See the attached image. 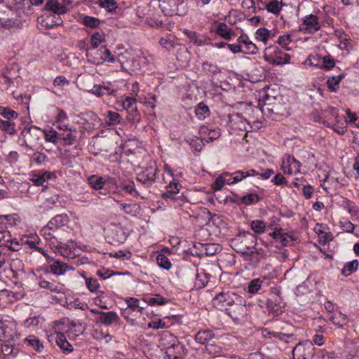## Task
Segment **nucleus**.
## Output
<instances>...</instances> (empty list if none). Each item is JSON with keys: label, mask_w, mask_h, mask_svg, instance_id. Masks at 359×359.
I'll return each instance as SVG.
<instances>
[{"label": "nucleus", "mask_w": 359, "mask_h": 359, "mask_svg": "<svg viewBox=\"0 0 359 359\" xmlns=\"http://www.w3.org/2000/svg\"><path fill=\"white\" fill-rule=\"evenodd\" d=\"M231 247L243 257L251 250H255L257 236L250 232L239 233L231 241Z\"/></svg>", "instance_id": "f257e3e1"}, {"label": "nucleus", "mask_w": 359, "mask_h": 359, "mask_svg": "<svg viewBox=\"0 0 359 359\" xmlns=\"http://www.w3.org/2000/svg\"><path fill=\"white\" fill-rule=\"evenodd\" d=\"M69 222L67 214L57 215L53 217L41 230V233L46 239L59 238L60 232Z\"/></svg>", "instance_id": "f03ea898"}, {"label": "nucleus", "mask_w": 359, "mask_h": 359, "mask_svg": "<svg viewBox=\"0 0 359 359\" xmlns=\"http://www.w3.org/2000/svg\"><path fill=\"white\" fill-rule=\"evenodd\" d=\"M264 59L271 65H283L290 62V55L276 46H270L264 51Z\"/></svg>", "instance_id": "7ed1b4c3"}, {"label": "nucleus", "mask_w": 359, "mask_h": 359, "mask_svg": "<svg viewBox=\"0 0 359 359\" xmlns=\"http://www.w3.org/2000/svg\"><path fill=\"white\" fill-rule=\"evenodd\" d=\"M285 304L281 297V289L280 287L271 288L269 297L266 301V308L269 312L274 316H278L283 312Z\"/></svg>", "instance_id": "20e7f679"}, {"label": "nucleus", "mask_w": 359, "mask_h": 359, "mask_svg": "<svg viewBox=\"0 0 359 359\" xmlns=\"http://www.w3.org/2000/svg\"><path fill=\"white\" fill-rule=\"evenodd\" d=\"M226 313L235 323H239L246 316L245 300L238 296L235 302L226 309Z\"/></svg>", "instance_id": "39448f33"}, {"label": "nucleus", "mask_w": 359, "mask_h": 359, "mask_svg": "<svg viewBox=\"0 0 359 359\" xmlns=\"http://www.w3.org/2000/svg\"><path fill=\"white\" fill-rule=\"evenodd\" d=\"M238 296V294L230 290L222 291L215 296L212 299V304L218 310L226 311Z\"/></svg>", "instance_id": "423d86ee"}, {"label": "nucleus", "mask_w": 359, "mask_h": 359, "mask_svg": "<svg viewBox=\"0 0 359 359\" xmlns=\"http://www.w3.org/2000/svg\"><path fill=\"white\" fill-rule=\"evenodd\" d=\"M302 23L299 27V31L307 34H313L321 28L318 17L309 14L302 19Z\"/></svg>", "instance_id": "0eeeda50"}, {"label": "nucleus", "mask_w": 359, "mask_h": 359, "mask_svg": "<svg viewBox=\"0 0 359 359\" xmlns=\"http://www.w3.org/2000/svg\"><path fill=\"white\" fill-rule=\"evenodd\" d=\"M182 185L173 179L166 187V191L162 194V198L164 199H170L172 201L177 203L181 205L183 203V196L179 195Z\"/></svg>", "instance_id": "6e6552de"}, {"label": "nucleus", "mask_w": 359, "mask_h": 359, "mask_svg": "<svg viewBox=\"0 0 359 359\" xmlns=\"http://www.w3.org/2000/svg\"><path fill=\"white\" fill-rule=\"evenodd\" d=\"M294 359H316L313 344H297L292 351Z\"/></svg>", "instance_id": "1a4fd4ad"}, {"label": "nucleus", "mask_w": 359, "mask_h": 359, "mask_svg": "<svg viewBox=\"0 0 359 359\" xmlns=\"http://www.w3.org/2000/svg\"><path fill=\"white\" fill-rule=\"evenodd\" d=\"M187 352L184 344L175 339L166 348L165 358L166 359H182L184 358Z\"/></svg>", "instance_id": "9d476101"}, {"label": "nucleus", "mask_w": 359, "mask_h": 359, "mask_svg": "<svg viewBox=\"0 0 359 359\" xmlns=\"http://www.w3.org/2000/svg\"><path fill=\"white\" fill-rule=\"evenodd\" d=\"M107 238L111 245H118L125 242L126 236L122 228L114 225L108 230Z\"/></svg>", "instance_id": "9b49d317"}, {"label": "nucleus", "mask_w": 359, "mask_h": 359, "mask_svg": "<svg viewBox=\"0 0 359 359\" xmlns=\"http://www.w3.org/2000/svg\"><path fill=\"white\" fill-rule=\"evenodd\" d=\"M121 318L115 311L100 313V316L96 318V324H101L104 326H110L113 324H120Z\"/></svg>", "instance_id": "f8f14e48"}, {"label": "nucleus", "mask_w": 359, "mask_h": 359, "mask_svg": "<svg viewBox=\"0 0 359 359\" xmlns=\"http://www.w3.org/2000/svg\"><path fill=\"white\" fill-rule=\"evenodd\" d=\"M157 169L150 167L146 170L141 172L137 176V180L147 187H149L155 182Z\"/></svg>", "instance_id": "ddd939ff"}, {"label": "nucleus", "mask_w": 359, "mask_h": 359, "mask_svg": "<svg viewBox=\"0 0 359 359\" xmlns=\"http://www.w3.org/2000/svg\"><path fill=\"white\" fill-rule=\"evenodd\" d=\"M60 144L65 146H71L78 142V130L76 128L65 130L59 133Z\"/></svg>", "instance_id": "4468645a"}, {"label": "nucleus", "mask_w": 359, "mask_h": 359, "mask_svg": "<svg viewBox=\"0 0 359 359\" xmlns=\"http://www.w3.org/2000/svg\"><path fill=\"white\" fill-rule=\"evenodd\" d=\"M195 341L202 345H208L214 339H217L214 332L210 329H201L194 336Z\"/></svg>", "instance_id": "2eb2a0df"}, {"label": "nucleus", "mask_w": 359, "mask_h": 359, "mask_svg": "<svg viewBox=\"0 0 359 359\" xmlns=\"http://www.w3.org/2000/svg\"><path fill=\"white\" fill-rule=\"evenodd\" d=\"M49 268L53 273L57 276L63 275L69 270H74L73 266H69L60 260H55L53 259L52 262H49Z\"/></svg>", "instance_id": "dca6fc26"}, {"label": "nucleus", "mask_w": 359, "mask_h": 359, "mask_svg": "<svg viewBox=\"0 0 359 359\" xmlns=\"http://www.w3.org/2000/svg\"><path fill=\"white\" fill-rule=\"evenodd\" d=\"M44 10L57 15L64 14L67 12L66 6L59 3L58 0H48L44 6Z\"/></svg>", "instance_id": "f3484780"}, {"label": "nucleus", "mask_w": 359, "mask_h": 359, "mask_svg": "<svg viewBox=\"0 0 359 359\" xmlns=\"http://www.w3.org/2000/svg\"><path fill=\"white\" fill-rule=\"evenodd\" d=\"M57 345L65 354H68L73 351L72 346L68 342L64 333L57 332L55 337Z\"/></svg>", "instance_id": "a211bd4d"}, {"label": "nucleus", "mask_w": 359, "mask_h": 359, "mask_svg": "<svg viewBox=\"0 0 359 359\" xmlns=\"http://www.w3.org/2000/svg\"><path fill=\"white\" fill-rule=\"evenodd\" d=\"M215 32L217 34L227 41H230L233 36H236L234 31L229 28L224 22H219L216 27Z\"/></svg>", "instance_id": "6ab92c4d"}, {"label": "nucleus", "mask_w": 359, "mask_h": 359, "mask_svg": "<svg viewBox=\"0 0 359 359\" xmlns=\"http://www.w3.org/2000/svg\"><path fill=\"white\" fill-rule=\"evenodd\" d=\"M292 163L297 164V172H299V168L302 163L297 160L294 156H288L286 159H284L282 163L281 168L285 174H292Z\"/></svg>", "instance_id": "aec40b11"}, {"label": "nucleus", "mask_w": 359, "mask_h": 359, "mask_svg": "<svg viewBox=\"0 0 359 359\" xmlns=\"http://www.w3.org/2000/svg\"><path fill=\"white\" fill-rule=\"evenodd\" d=\"M283 4L278 0H269L264 7H258V11L266 9L268 13L278 15L282 10Z\"/></svg>", "instance_id": "412c9836"}, {"label": "nucleus", "mask_w": 359, "mask_h": 359, "mask_svg": "<svg viewBox=\"0 0 359 359\" xmlns=\"http://www.w3.org/2000/svg\"><path fill=\"white\" fill-rule=\"evenodd\" d=\"M80 116L86 123L92 124L93 127H99L102 125L101 119L92 111L83 113Z\"/></svg>", "instance_id": "4be33fe9"}, {"label": "nucleus", "mask_w": 359, "mask_h": 359, "mask_svg": "<svg viewBox=\"0 0 359 359\" xmlns=\"http://www.w3.org/2000/svg\"><path fill=\"white\" fill-rule=\"evenodd\" d=\"M109 183L111 185L116 187V188L117 189V191L118 193H120L121 191H125V192L130 194H132L133 193H135L136 194H137V192L135 191V189L134 182H130L128 184H121L120 185H118L116 180L111 179L109 180Z\"/></svg>", "instance_id": "5701e85b"}, {"label": "nucleus", "mask_w": 359, "mask_h": 359, "mask_svg": "<svg viewBox=\"0 0 359 359\" xmlns=\"http://www.w3.org/2000/svg\"><path fill=\"white\" fill-rule=\"evenodd\" d=\"M210 275L205 273L204 271H198L196 276V280L194 283V287L196 290L204 288L208 281Z\"/></svg>", "instance_id": "b1692460"}, {"label": "nucleus", "mask_w": 359, "mask_h": 359, "mask_svg": "<svg viewBox=\"0 0 359 359\" xmlns=\"http://www.w3.org/2000/svg\"><path fill=\"white\" fill-rule=\"evenodd\" d=\"M346 74L341 73L338 76L329 77L326 83L331 92H336L341 80L345 77Z\"/></svg>", "instance_id": "393cba45"}, {"label": "nucleus", "mask_w": 359, "mask_h": 359, "mask_svg": "<svg viewBox=\"0 0 359 359\" xmlns=\"http://www.w3.org/2000/svg\"><path fill=\"white\" fill-rule=\"evenodd\" d=\"M205 350L207 353L210 355H212L215 356H218L222 354L223 351V348L221 346L220 342H217L216 339H214L208 345L205 346Z\"/></svg>", "instance_id": "a878e982"}, {"label": "nucleus", "mask_w": 359, "mask_h": 359, "mask_svg": "<svg viewBox=\"0 0 359 359\" xmlns=\"http://www.w3.org/2000/svg\"><path fill=\"white\" fill-rule=\"evenodd\" d=\"M184 142L187 143L191 149L195 152H200L205 144L202 139L198 137H187L184 139Z\"/></svg>", "instance_id": "bb28decb"}, {"label": "nucleus", "mask_w": 359, "mask_h": 359, "mask_svg": "<svg viewBox=\"0 0 359 359\" xmlns=\"http://www.w3.org/2000/svg\"><path fill=\"white\" fill-rule=\"evenodd\" d=\"M106 123L109 126L120 124L123 121L121 116L116 111H109L106 115Z\"/></svg>", "instance_id": "cd10ccee"}, {"label": "nucleus", "mask_w": 359, "mask_h": 359, "mask_svg": "<svg viewBox=\"0 0 359 359\" xmlns=\"http://www.w3.org/2000/svg\"><path fill=\"white\" fill-rule=\"evenodd\" d=\"M120 208L125 213L135 217L140 212V206L136 203H121Z\"/></svg>", "instance_id": "c85d7f7f"}, {"label": "nucleus", "mask_w": 359, "mask_h": 359, "mask_svg": "<svg viewBox=\"0 0 359 359\" xmlns=\"http://www.w3.org/2000/svg\"><path fill=\"white\" fill-rule=\"evenodd\" d=\"M89 185L95 190H101L103 189L105 181L103 177L98 175H91L88 178Z\"/></svg>", "instance_id": "c756f323"}, {"label": "nucleus", "mask_w": 359, "mask_h": 359, "mask_svg": "<svg viewBox=\"0 0 359 359\" xmlns=\"http://www.w3.org/2000/svg\"><path fill=\"white\" fill-rule=\"evenodd\" d=\"M359 262L357 259L347 262L341 269V274L345 277L348 276L358 270Z\"/></svg>", "instance_id": "7c9ffc66"}, {"label": "nucleus", "mask_w": 359, "mask_h": 359, "mask_svg": "<svg viewBox=\"0 0 359 359\" xmlns=\"http://www.w3.org/2000/svg\"><path fill=\"white\" fill-rule=\"evenodd\" d=\"M42 132L45 136V140L48 142H51L54 144H57L60 142V135L59 133L53 128H50L48 130H43Z\"/></svg>", "instance_id": "2f4dec72"}, {"label": "nucleus", "mask_w": 359, "mask_h": 359, "mask_svg": "<svg viewBox=\"0 0 359 359\" xmlns=\"http://www.w3.org/2000/svg\"><path fill=\"white\" fill-rule=\"evenodd\" d=\"M29 180L37 187L43 186L44 180L42 177V170H32L29 173Z\"/></svg>", "instance_id": "473e14b6"}, {"label": "nucleus", "mask_w": 359, "mask_h": 359, "mask_svg": "<svg viewBox=\"0 0 359 359\" xmlns=\"http://www.w3.org/2000/svg\"><path fill=\"white\" fill-rule=\"evenodd\" d=\"M0 129L11 135L17 133L15 130V123L11 121L0 119Z\"/></svg>", "instance_id": "72a5a7b5"}, {"label": "nucleus", "mask_w": 359, "mask_h": 359, "mask_svg": "<svg viewBox=\"0 0 359 359\" xmlns=\"http://www.w3.org/2000/svg\"><path fill=\"white\" fill-rule=\"evenodd\" d=\"M25 342L28 346H32L36 351H41L43 348L42 343L39 338L34 335H30L25 339Z\"/></svg>", "instance_id": "f704fd0d"}, {"label": "nucleus", "mask_w": 359, "mask_h": 359, "mask_svg": "<svg viewBox=\"0 0 359 359\" xmlns=\"http://www.w3.org/2000/svg\"><path fill=\"white\" fill-rule=\"evenodd\" d=\"M195 114L199 120H204L210 116L209 107L204 103H200L195 109Z\"/></svg>", "instance_id": "c9c22d12"}, {"label": "nucleus", "mask_w": 359, "mask_h": 359, "mask_svg": "<svg viewBox=\"0 0 359 359\" xmlns=\"http://www.w3.org/2000/svg\"><path fill=\"white\" fill-rule=\"evenodd\" d=\"M245 260L250 261L255 264H257L260 262L261 259L263 258V256L261 253L255 248V250H251L246 255L243 256Z\"/></svg>", "instance_id": "e433bc0d"}, {"label": "nucleus", "mask_w": 359, "mask_h": 359, "mask_svg": "<svg viewBox=\"0 0 359 359\" xmlns=\"http://www.w3.org/2000/svg\"><path fill=\"white\" fill-rule=\"evenodd\" d=\"M85 282L87 288L93 293H98L100 285L95 278L85 277Z\"/></svg>", "instance_id": "4c0bfd02"}, {"label": "nucleus", "mask_w": 359, "mask_h": 359, "mask_svg": "<svg viewBox=\"0 0 359 359\" xmlns=\"http://www.w3.org/2000/svg\"><path fill=\"white\" fill-rule=\"evenodd\" d=\"M231 174L228 172H224L218 176L212 184V188L215 191L221 190L225 184V177H230Z\"/></svg>", "instance_id": "58836bf2"}, {"label": "nucleus", "mask_w": 359, "mask_h": 359, "mask_svg": "<svg viewBox=\"0 0 359 359\" xmlns=\"http://www.w3.org/2000/svg\"><path fill=\"white\" fill-rule=\"evenodd\" d=\"M260 197L256 194H248L242 196L240 199L241 203L245 205L255 204L260 201Z\"/></svg>", "instance_id": "ea45409f"}, {"label": "nucleus", "mask_w": 359, "mask_h": 359, "mask_svg": "<svg viewBox=\"0 0 359 359\" xmlns=\"http://www.w3.org/2000/svg\"><path fill=\"white\" fill-rule=\"evenodd\" d=\"M263 281L259 278L252 279L248 284V292L250 294L257 293L262 288Z\"/></svg>", "instance_id": "a19ab883"}, {"label": "nucleus", "mask_w": 359, "mask_h": 359, "mask_svg": "<svg viewBox=\"0 0 359 359\" xmlns=\"http://www.w3.org/2000/svg\"><path fill=\"white\" fill-rule=\"evenodd\" d=\"M127 120L131 123H137L141 121V115L137 109V107L126 111Z\"/></svg>", "instance_id": "79ce46f5"}, {"label": "nucleus", "mask_w": 359, "mask_h": 359, "mask_svg": "<svg viewBox=\"0 0 359 359\" xmlns=\"http://www.w3.org/2000/svg\"><path fill=\"white\" fill-rule=\"evenodd\" d=\"M330 320L333 324L341 327L346 324L347 316L346 315L339 312L338 313L332 316L330 318Z\"/></svg>", "instance_id": "37998d69"}, {"label": "nucleus", "mask_w": 359, "mask_h": 359, "mask_svg": "<svg viewBox=\"0 0 359 359\" xmlns=\"http://www.w3.org/2000/svg\"><path fill=\"white\" fill-rule=\"evenodd\" d=\"M127 306L129 309H130L132 311H140L142 312V311L144 309L143 306H140L139 299L133 297L127 298L125 300Z\"/></svg>", "instance_id": "c03bdc74"}, {"label": "nucleus", "mask_w": 359, "mask_h": 359, "mask_svg": "<svg viewBox=\"0 0 359 359\" xmlns=\"http://www.w3.org/2000/svg\"><path fill=\"white\" fill-rule=\"evenodd\" d=\"M156 262L161 268L165 270H169L172 266V264L169 259L162 253H160L156 256Z\"/></svg>", "instance_id": "a18cd8bd"}, {"label": "nucleus", "mask_w": 359, "mask_h": 359, "mask_svg": "<svg viewBox=\"0 0 359 359\" xmlns=\"http://www.w3.org/2000/svg\"><path fill=\"white\" fill-rule=\"evenodd\" d=\"M0 114L6 120L11 121L18 118V113L8 107H3L0 109Z\"/></svg>", "instance_id": "49530a36"}, {"label": "nucleus", "mask_w": 359, "mask_h": 359, "mask_svg": "<svg viewBox=\"0 0 359 359\" xmlns=\"http://www.w3.org/2000/svg\"><path fill=\"white\" fill-rule=\"evenodd\" d=\"M255 35L257 40L261 41L266 44L269 39L270 32L266 28H259L256 31Z\"/></svg>", "instance_id": "de8ad7c7"}, {"label": "nucleus", "mask_w": 359, "mask_h": 359, "mask_svg": "<svg viewBox=\"0 0 359 359\" xmlns=\"http://www.w3.org/2000/svg\"><path fill=\"white\" fill-rule=\"evenodd\" d=\"M250 226L254 232L259 234L264 233L266 229L264 222L259 219L253 220Z\"/></svg>", "instance_id": "09e8293b"}, {"label": "nucleus", "mask_w": 359, "mask_h": 359, "mask_svg": "<svg viewBox=\"0 0 359 359\" xmlns=\"http://www.w3.org/2000/svg\"><path fill=\"white\" fill-rule=\"evenodd\" d=\"M82 22L90 28H96L99 26L100 20L95 17L86 15L82 19Z\"/></svg>", "instance_id": "8fccbe9b"}, {"label": "nucleus", "mask_w": 359, "mask_h": 359, "mask_svg": "<svg viewBox=\"0 0 359 359\" xmlns=\"http://www.w3.org/2000/svg\"><path fill=\"white\" fill-rule=\"evenodd\" d=\"M19 67L17 65H13L11 67H7L6 70L2 72L1 76L5 78V76H13V79H18L19 76Z\"/></svg>", "instance_id": "3c124183"}, {"label": "nucleus", "mask_w": 359, "mask_h": 359, "mask_svg": "<svg viewBox=\"0 0 359 359\" xmlns=\"http://www.w3.org/2000/svg\"><path fill=\"white\" fill-rule=\"evenodd\" d=\"M99 5L106 8L109 12L114 11L117 8L116 0H99Z\"/></svg>", "instance_id": "603ef678"}, {"label": "nucleus", "mask_w": 359, "mask_h": 359, "mask_svg": "<svg viewBox=\"0 0 359 359\" xmlns=\"http://www.w3.org/2000/svg\"><path fill=\"white\" fill-rule=\"evenodd\" d=\"M104 41V38L102 35L97 32L91 35L90 36V49H95L97 48L99 44H100Z\"/></svg>", "instance_id": "864d4df0"}, {"label": "nucleus", "mask_w": 359, "mask_h": 359, "mask_svg": "<svg viewBox=\"0 0 359 359\" xmlns=\"http://www.w3.org/2000/svg\"><path fill=\"white\" fill-rule=\"evenodd\" d=\"M31 161L37 165H41L48 161V156L42 152H35L31 157Z\"/></svg>", "instance_id": "5fc2aeb1"}, {"label": "nucleus", "mask_w": 359, "mask_h": 359, "mask_svg": "<svg viewBox=\"0 0 359 359\" xmlns=\"http://www.w3.org/2000/svg\"><path fill=\"white\" fill-rule=\"evenodd\" d=\"M345 209L348 212V213L351 215L352 217H357L358 215V208L355 205V203L351 201L348 199H346L344 201Z\"/></svg>", "instance_id": "6e6d98bb"}, {"label": "nucleus", "mask_w": 359, "mask_h": 359, "mask_svg": "<svg viewBox=\"0 0 359 359\" xmlns=\"http://www.w3.org/2000/svg\"><path fill=\"white\" fill-rule=\"evenodd\" d=\"M122 105L126 111H128L137 107V100L134 97H127L123 100Z\"/></svg>", "instance_id": "4d7b16f0"}, {"label": "nucleus", "mask_w": 359, "mask_h": 359, "mask_svg": "<svg viewBox=\"0 0 359 359\" xmlns=\"http://www.w3.org/2000/svg\"><path fill=\"white\" fill-rule=\"evenodd\" d=\"M147 303L150 306H161L168 302V300L164 299L162 296L156 294L154 297H149L147 299Z\"/></svg>", "instance_id": "13d9d810"}, {"label": "nucleus", "mask_w": 359, "mask_h": 359, "mask_svg": "<svg viewBox=\"0 0 359 359\" xmlns=\"http://www.w3.org/2000/svg\"><path fill=\"white\" fill-rule=\"evenodd\" d=\"M202 67L204 71L215 75L220 72V69L217 65L208 62H204L202 64Z\"/></svg>", "instance_id": "bf43d9fd"}, {"label": "nucleus", "mask_w": 359, "mask_h": 359, "mask_svg": "<svg viewBox=\"0 0 359 359\" xmlns=\"http://www.w3.org/2000/svg\"><path fill=\"white\" fill-rule=\"evenodd\" d=\"M39 285L41 288L49 290L53 292L59 293L60 291L53 283L45 280H40Z\"/></svg>", "instance_id": "052dcab7"}, {"label": "nucleus", "mask_w": 359, "mask_h": 359, "mask_svg": "<svg viewBox=\"0 0 359 359\" xmlns=\"http://www.w3.org/2000/svg\"><path fill=\"white\" fill-rule=\"evenodd\" d=\"M1 347L2 348V352L4 358L5 359L6 356H10V355H15L16 352H15V349L13 347V345H8V344H0Z\"/></svg>", "instance_id": "680f3d73"}, {"label": "nucleus", "mask_w": 359, "mask_h": 359, "mask_svg": "<svg viewBox=\"0 0 359 359\" xmlns=\"http://www.w3.org/2000/svg\"><path fill=\"white\" fill-rule=\"evenodd\" d=\"M292 41V38L290 34L280 36L277 40V43L283 48L289 50L287 45Z\"/></svg>", "instance_id": "e2e57ef3"}, {"label": "nucleus", "mask_w": 359, "mask_h": 359, "mask_svg": "<svg viewBox=\"0 0 359 359\" xmlns=\"http://www.w3.org/2000/svg\"><path fill=\"white\" fill-rule=\"evenodd\" d=\"M271 182H273L275 185H287V180L286 178L282 175L280 173L276 174L271 180Z\"/></svg>", "instance_id": "0e129e2a"}, {"label": "nucleus", "mask_w": 359, "mask_h": 359, "mask_svg": "<svg viewBox=\"0 0 359 359\" xmlns=\"http://www.w3.org/2000/svg\"><path fill=\"white\" fill-rule=\"evenodd\" d=\"M258 51V48L257 46L252 41L248 43V45L245 46L244 50H243L242 53L245 54L249 55H255Z\"/></svg>", "instance_id": "69168bd1"}, {"label": "nucleus", "mask_w": 359, "mask_h": 359, "mask_svg": "<svg viewBox=\"0 0 359 359\" xmlns=\"http://www.w3.org/2000/svg\"><path fill=\"white\" fill-rule=\"evenodd\" d=\"M323 67L326 69H330L335 65L334 59L331 55H326L323 59Z\"/></svg>", "instance_id": "338daca9"}, {"label": "nucleus", "mask_w": 359, "mask_h": 359, "mask_svg": "<svg viewBox=\"0 0 359 359\" xmlns=\"http://www.w3.org/2000/svg\"><path fill=\"white\" fill-rule=\"evenodd\" d=\"M221 135V132L219 128L210 129L208 133V140H206V142H210L215 140H217Z\"/></svg>", "instance_id": "774afa93"}]
</instances>
